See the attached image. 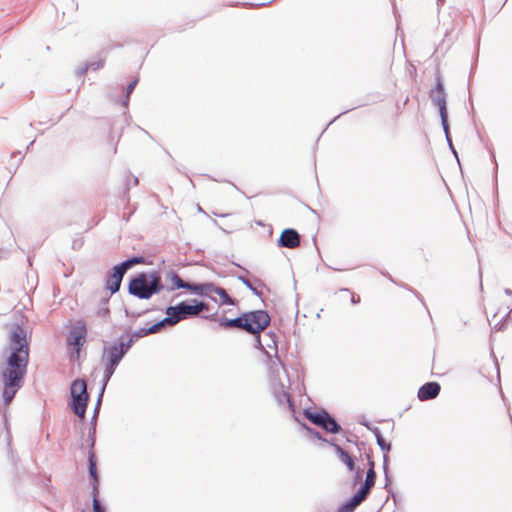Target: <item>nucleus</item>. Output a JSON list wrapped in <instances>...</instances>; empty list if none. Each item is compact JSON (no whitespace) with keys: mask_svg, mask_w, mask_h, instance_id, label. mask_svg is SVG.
I'll use <instances>...</instances> for the list:
<instances>
[{"mask_svg":"<svg viewBox=\"0 0 512 512\" xmlns=\"http://www.w3.org/2000/svg\"><path fill=\"white\" fill-rule=\"evenodd\" d=\"M89 474L93 478L95 483H97L98 477H97V471H96V463H95L93 454H91L89 457Z\"/></svg>","mask_w":512,"mask_h":512,"instance_id":"obj_19","label":"nucleus"},{"mask_svg":"<svg viewBox=\"0 0 512 512\" xmlns=\"http://www.w3.org/2000/svg\"><path fill=\"white\" fill-rule=\"evenodd\" d=\"M144 260L142 257H134L132 259L126 260L121 264L113 267L111 272L107 275L106 278V288L111 292L115 293L120 289V285L122 282V278L125 272L131 268L135 264H141Z\"/></svg>","mask_w":512,"mask_h":512,"instance_id":"obj_6","label":"nucleus"},{"mask_svg":"<svg viewBox=\"0 0 512 512\" xmlns=\"http://www.w3.org/2000/svg\"><path fill=\"white\" fill-rule=\"evenodd\" d=\"M164 325H165V323L163 322V320H161L160 322L152 325L149 328H141L140 330L135 332L133 336H135L137 338H141V337L147 336L149 334L157 333Z\"/></svg>","mask_w":512,"mask_h":512,"instance_id":"obj_18","label":"nucleus"},{"mask_svg":"<svg viewBox=\"0 0 512 512\" xmlns=\"http://www.w3.org/2000/svg\"><path fill=\"white\" fill-rule=\"evenodd\" d=\"M161 277L159 273H141L129 282V293L140 298L149 299L153 294L162 290Z\"/></svg>","mask_w":512,"mask_h":512,"instance_id":"obj_3","label":"nucleus"},{"mask_svg":"<svg viewBox=\"0 0 512 512\" xmlns=\"http://www.w3.org/2000/svg\"><path fill=\"white\" fill-rule=\"evenodd\" d=\"M193 302L194 304L192 305L181 302L176 306L168 307L166 309L167 317L163 319L165 325H175L182 319H186L190 316H196L199 313L208 310V305L204 302H197L196 300H193Z\"/></svg>","mask_w":512,"mask_h":512,"instance_id":"obj_4","label":"nucleus"},{"mask_svg":"<svg viewBox=\"0 0 512 512\" xmlns=\"http://www.w3.org/2000/svg\"><path fill=\"white\" fill-rule=\"evenodd\" d=\"M86 335L87 329L84 324L75 326L69 333L67 343L68 346L75 351L77 357L79 356L82 346L86 342Z\"/></svg>","mask_w":512,"mask_h":512,"instance_id":"obj_9","label":"nucleus"},{"mask_svg":"<svg viewBox=\"0 0 512 512\" xmlns=\"http://www.w3.org/2000/svg\"><path fill=\"white\" fill-rule=\"evenodd\" d=\"M335 450L340 458V460L347 466V468L350 471L354 470L355 463L353 458L349 455L348 452H346L344 449H342L339 445H335Z\"/></svg>","mask_w":512,"mask_h":512,"instance_id":"obj_17","label":"nucleus"},{"mask_svg":"<svg viewBox=\"0 0 512 512\" xmlns=\"http://www.w3.org/2000/svg\"><path fill=\"white\" fill-rule=\"evenodd\" d=\"M376 472L374 462H370V467L366 473V479L361 489L347 502H345L338 512H353L368 496L370 490L375 485Z\"/></svg>","mask_w":512,"mask_h":512,"instance_id":"obj_5","label":"nucleus"},{"mask_svg":"<svg viewBox=\"0 0 512 512\" xmlns=\"http://www.w3.org/2000/svg\"><path fill=\"white\" fill-rule=\"evenodd\" d=\"M129 347L130 345L125 347L123 343H119L105 349V355L108 360V364L105 370V376L107 379H109L114 373L115 367L121 361Z\"/></svg>","mask_w":512,"mask_h":512,"instance_id":"obj_8","label":"nucleus"},{"mask_svg":"<svg viewBox=\"0 0 512 512\" xmlns=\"http://www.w3.org/2000/svg\"><path fill=\"white\" fill-rule=\"evenodd\" d=\"M280 247L294 249L300 246V236L294 229L288 228L282 231L278 240Z\"/></svg>","mask_w":512,"mask_h":512,"instance_id":"obj_12","label":"nucleus"},{"mask_svg":"<svg viewBox=\"0 0 512 512\" xmlns=\"http://www.w3.org/2000/svg\"><path fill=\"white\" fill-rule=\"evenodd\" d=\"M440 389L441 387L439 383L428 382L419 388L417 396L421 401L434 399L438 396Z\"/></svg>","mask_w":512,"mask_h":512,"instance_id":"obj_13","label":"nucleus"},{"mask_svg":"<svg viewBox=\"0 0 512 512\" xmlns=\"http://www.w3.org/2000/svg\"><path fill=\"white\" fill-rule=\"evenodd\" d=\"M377 442L383 450H390V444H387L382 436L377 435Z\"/></svg>","mask_w":512,"mask_h":512,"instance_id":"obj_20","label":"nucleus"},{"mask_svg":"<svg viewBox=\"0 0 512 512\" xmlns=\"http://www.w3.org/2000/svg\"><path fill=\"white\" fill-rule=\"evenodd\" d=\"M170 279L172 282V289L185 288L192 293L199 294V290H195L196 288H201V284H190L183 281L178 274L171 272Z\"/></svg>","mask_w":512,"mask_h":512,"instance_id":"obj_14","label":"nucleus"},{"mask_svg":"<svg viewBox=\"0 0 512 512\" xmlns=\"http://www.w3.org/2000/svg\"><path fill=\"white\" fill-rule=\"evenodd\" d=\"M93 511L94 512H104V510L101 508L96 496H94V500H93Z\"/></svg>","mask_w":512,"mask_h":512,"instance_id":"obj_22","label":"nucleus"},{"mask_svg":"<svg viewBox=\"0 0 512 512\" xmlns=\"http://www.w3.org/2000/svg\"><path fill=\"white\" fill-rule=\"evenodd\" d=\"M431 98L435 105L439 108L442 123L446 125L447 122V109L444 87L441 80L438 78L435 88L431 91Z\"/></svg>","mask_w":512,"mask_h":512,"instance_id":"obj_11","label":"nucleus"},{"mask_svg":"<svg viewBox=\"0 0 512 512\" xmlns=\"http://www.w3.org/2000/svg\"><path fill=\"white\" fill-rule=\"evenodd\" d=\"M195 290H199V295L211 294L214 293L219 297L220 305H234L235 300L232 299L226 292L225 289L221 287L215 286L213 283H204L201 284V288H196Z\"/></svg>","mask_w":512,"mask_h":512,"instance_id":"obj_10","label":"nucleus"},{"mask_svg":"<svg viewBox=\"0 0 512 512\" xmlns=\"http://www.w3.org/2000/svg\"><path fill=\"white\" fill-rule=\"evenodd\" d=\"M304 416L313 424L323 428L327 432L338 433L341 429L336 420L325 411L312 412L306 410Z\"/></svg>","mask_w":512,"mask_h":512,"instance_id":"obj_7","label":"nucleus"},{"mask_svg":"<svg viewBox=\"0 0 512 512\" xmlns=\"http://www.w3.org/2000/svg\"><path fill=\"white\" fill-rule=\"evenodd\" d=\"M351 299H352V302H353V303H357V302H359L360 297H359V296H357V299H356V298H355V296H354V295H352V298H351Z\"/></svg>","mask_w":512,"mask_h":512,"instance_id":"obj_23","label":"nucleus"},{"mask_svg":"<svg viewBox=\"0 0 512 512\" xmlns=\"http://www.w3.org/2000/svg\"><path fill=\"white\" fill-rule=\"evenodd\" d=\"M70 392L72 397L88 395L86 382L82 379L75 380L71 385Z\"/></svg>","mask_w":512,"mask_h":512,"instance_id":"obj_16","label":"nucleus"},{"mask_svg":"<svg viewBox=\"0 0 512 512\" xmlns=\"http://www.w3.org/2000/svg\"><path fill=\"white\" fill-rule=\"evenodd\" d=\"M138 80L135 79L133 80L132 82H130L127 86V98L129 97V95L132 93V91L134 90L136 84H137Z\"/></svg>","mask_w":512,"mask_h":512,"instance_id":"obj_21","label":"nucleus"},{"mask_svg":"<svg viewBox=\"0 0 512 512\" xmlns=\"http://www.w3.org/2000/svg\"><path fill=\"white\" fill-rule=\"evenodd\" d=\"M6 368L2 371L4 380V404L13 400L26 374L29 360V342L26 331L18 324L12 325L8 336Z\"/></svg>","mask_w":512,"mask_h":512,"instance_id":"obj_1","label":"nucleus"},{"mask_svg":"<svg viewBox=\"0 0 512 512\" xmlns=\"http://www.w3.org/2000/svg\"><path fill=\"white\" fill-rule=\"evenodd\" d=\"M89 396H74L72 397V409L74 413L80 418L85 417L86 407Z\"/></svg>","mask_w":512,"mask_h":512,"instance_id":"obj_15","label":"nucleus"},{"mask_svg":"<svg viewBox=\"0 0 512 512\" xmlns=\"http://www.w3.org/2000/svg\"><path fill=\"white\" fill-rule=\"evenodd\" d=\"M271 322L270 315L264 310H255L241 314L235 319H219V324L226 328H238L259 336Z\"/></svg>","mask_w":512,"mask_h":512,"instance_id":"obj_2","label":"nucleus"}]
</instances>
